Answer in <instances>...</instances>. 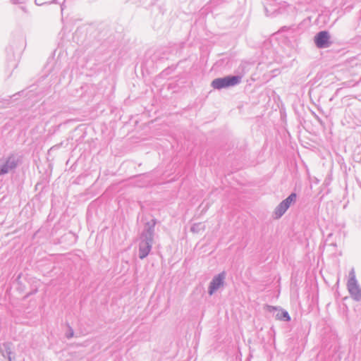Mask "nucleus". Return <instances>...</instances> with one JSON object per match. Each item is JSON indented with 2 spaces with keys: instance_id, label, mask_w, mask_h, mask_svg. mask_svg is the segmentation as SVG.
<instances>
[{
  "instance_id": "nucleus-4",
  "label": "nucleus",
  "mask_w": 361,
  "mask_h": 361,
  "mask_svg": "<svg viewBox=\"0 0 361 361\" xmlns=\"http://www.w3.org/2000/svg\"><path fill=\"white\" fill-rule=\"evenodd\" d=\"M329 35L327 32L322 31L319 32L314 39L315 44L319 48L328 47L329 44Z\"/></svg>"
},
{
  "instance_id": "nucleus-6",
  "label": "nucleus",
  "mask_w": 361,
  "mask_h": 361,
  "mask_svg": "<svg viewBox=\"0 0 361 361\" xmlns=\"http://www.w3.org/2000/svg\"><path fill=\"white\" fill-rule=\"evenodd\" d=\"M149 250H150V246L147 243H145L144 245V246L141 247L140 249V257L141 259L145 257L149 252Z\"/></svg>"
},
{
  "instance_id": "nucleus-1",
  "label": "nucleus",
  "mask_w": 361,
  "mask_h": 361,
  "mask_svg": "<svg viewBox=\"0 0 361 361\" xmlns=\"http://www.w3.org/2000/svg\"><path fill=\"white\" fill-rule=\"evenodd\" d=\"M240 80L238 76H228L223 78H216L212 82L214 89H221L237 85Z\"/></svg>"
},
{
  "instance_id": "nucleus-2",
  "label": "nucleus",
  "mask_w": 361,
  "mask_h": 361,
  "mask_svg": "<svg viewBox=\"0 0 361 361\" xmlns=\"http://www.w3.org/2000/svg\"><path fill=\"white\" fill-rule=\"evenodd\" d=\"M350 276L348 282V290L355 300H360L361 298V288L357 284L354 271L350 272Z\"/></svg>"
},
{
  "instance_id": "nucleus-5",
  "label": "nucleus",
  "mask_w": 361,
  "mask_h": 361,
  "mask_svg": "<svg viewBox=\"0 0 361 361\" xmlns=\"http://www.w3.org/2000/svg\"><path fill=\"white\" fill-rule=\"evenodd\" d=\"M224 279V275L219 274L218 276L215 277L211 283L210 285V290L209 294L212 295L214 291L218 289L223 285V280Z\"/></svg>"
},
{
  "instance_id": "nucleus-3",
  "label": "nucleus",
  "mask_w": 361,
  "mask_h": 361,
  "mask_svg": "<svg viewBox=\"0 0 361 361\" xmlns=\"http://www.w3.org/2000/svg\"><path fill=\"white\" fill-rule=\"evenodd\" d=\"M295 200L296 195L295 193H292L285 200H283L276 209V214L277 217L282 216L288 209L290 205L295 201Z\"/></svg>"
},
{
  "instance_id": "nucleus-7",
  "label": "nucleus",
  "mask_w": 361,
  "mask_h": 361,
  "mask_svg": "<svg viewBox=\"0 0 361 361\" xmlns=\"http://www.w3.org/2000/svg\"><path fill=\"white\" fill-rule=\"evenodd\" d=\"M276 317L277 319L285 321H289L290 319L288 313L286 311H281V312L277 313Z\"/></svg>"
},
{
  "instance_id": "nucleus-8",
  "label": "nucleus",
  "mask_w": 361,
  "mask_h": 361,
  "mask_svg": "<svg viewBox=\"0 0 361 361\" xmlns=\"http://www.w3.org/2000/svg\"><path fill=\"white\" fill-rule=\"evenodd\" d=\"M10 164L9 169L14 168L16 165V164L14 162V161H10L9 160L7 161L6 165L4 166V169H1L0 171V174L7 173L8 171V165Z\"/></svg>"
}]
</instances>
